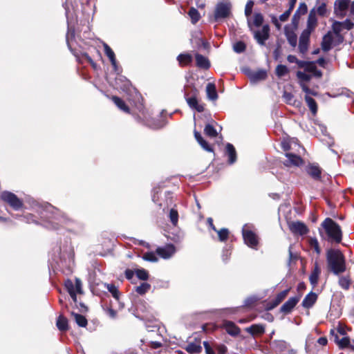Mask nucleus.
Masks as SVG:
<instances>
[{
  "label": "nucleus",
  "mask_w": 354,
  "mask_h": 354,
  "mask_svg": "<svg viewBox=\"0 0 354 354\" xmlns=\"http://www.w3.org/2000/svg\"><path fill=\"white\" fill-rule=\"evenodd\" d=\"M267 77V73L264 70H259L257 72H254L250 75V82L256 83L259 81L265 80Z\"/></svg>",
  "instance_id": "obj_28"
},
{
  "label": "nucleus",
  "mask_w": 354,
  "mask_h": 354,
  "mask_svg": "<svg viewBox=\"0 0 354 354\" xmlns=\"http://www.w3.org/2000/svg\"><path fill=\"white\" fill-rule=\"evenodd\" d=\"M169 217L172 225L176 226L178 221V213L175 208H171L170 209Z\"/></svg>",
  "instance_id": "obj_43"
},
{
  "label": "nucleus",
  "mask_w": 354,
  "mask_h": 354,
  "mask_svg": "<svg viewBox=\"0 0 354 354\" xmlns=\"http://www.w3.org/2000/svg\"><path fill=\"white\" fill-rule=\"evenodd\" d=\"M226 332L232 335L236 336L240 333V328L232 322L227 321L224 324Z\"/></svg>",
  "instance_id": "obj_23"
},
{
  "label": "nucleus",
  "mask_w": 354,
  "mask_h": 354,
  "mask_svg": "<svg viewBox=\"0 0 354 354\" xmlns=\"http://www.w3.org/2000/svg\"><path fill=\"white\" fill-rule=\"evenodd\" d=\"M286 36L288 43L292 46L295 47L297 42V37L293 32H288L286 33Z\"/></svg>",
  "instance_id": "obj_48"
},
{
  "label": "nucleus",
  "mask_w": 354,
  "mask_h": 354,
  "mask_svg": "<svg viewBox=\"0 0 354 354\" xmlns=\"http://www.w3.org/2000/svg\"><path fill=\"white\" fill-rule=\"evenodd\" d=\"M63 6L65 9V14L68 24V32L66 33V40L68 46L70 48V40L74 37L75 35L74 30L71 28V24L76 20V10L78 6L77 1L74 0L69 4L68 3V0H66V2L63 3Z\"/></svg>",
  "instance_id": "obj_4"
},
{
  "label": "nucleus",
  "mask_w": 354,
  "mask_h": 354,
  "mask_svg": "<svg viewBox=\"0 0 354 354\" xmlns=\"http://www.w3.org/2000/svg\"><path fill=\"white\" fill-rule=\"evenodd\" d=\"M316 67L317 66H315L314 62H308L307 65L306 66L304 70L306 72H310L313 73L314 72V71L315 70Z\"/></svg>",
  "instance_id": "obj_63"
},
{
  "label": "nucleus",
  "mask_w": 354,
  "mask_h": 354,
  "mask_svg": "<svg viewBox=\"0 0 354 354\" xmlns=\"http://www.w3.org/2000/svg\"><path fill=\"white\" fill-rule=\"evenodd\" d=\"M333 42V37L330 32L326 34L322 39V49L324 52H328L332 48V44Z\"/></svg>",
  "instance_id": "obj_20"
},
{
  "label": "nucleus",
  "mask_w": 354,
  "mask_h": 354,
  "mask_svg": "<svg viewBox=\"0 0 354 354\" xmlns=\"http://www.w3.org/2000/svg\"><path fill=\"white\" fill-rule=\"evenodd\" d=\"M72 316L74 317L76 324L80 327H85L87 325V319L82 315L76 313H72Z\"/></svg>",
  "instance_id": "obj_39"
},
{
  "label": "nucleus",
  "mask_w": 354,
  "mask_h": 354,
  "mask_svg": "<svg viewBox=\"0 0 354 354\" xmlns=\"http://www.w3.org/2000/svg\"><path fill=\"white\" fill-rule=\"evenodd\" d=\"M12 216L14 218L19 219L20 221H24L26 223H34L36 224L38 223V222L35 219V216L34 215H32V214H26L24 215L15 214V215H13Z\"/></svg>",
  "instance_id": "obj_31"
},
{
  "label": "nucleus",
  "mask_w": 354,
  "mask_h": 354,
  "mask_svg": "<svg viewBox=\"0 0 354 354\" xmlns=\"http://www.w3.org/2000/svg\"><path fill=\"white\" fill-rule=\"evenodd\" d=\"M332 28L334 34L338 38L339 42H342L344 40L343 37L340 35V32L343 30V27L340 24V21H335L332 25Z\"/></svg>",
  "instance_id": "obj_34"
},
{
  "label": "nucleus",
  "mask_w": 354,
  "mask_h": 354,
  "mask_svg": "<svg viewBox=\"0 0 354 354\" xmlns=\"http://www.w3.org/2000/svg\"><path fill=\"white\" fill-rule=\"evenodd\" d=\"M218 233L219 240L221 241H225L228 238L229 231L226 228H222L220 230L216 231Z\"/></svg>",
  "instance_id": "obj_52"
},
{
  "label": "nucleus",
  "mask_w": 354,
  "mask_h": 354,
  "mask_svg": "<svg viewBox=\"0 0 354 354\" xmlns=\"http://www.w3.org/2000/svg\"><path fill=\"white\" fill-rule=\"evenodd\" d=\"M1 198L15 210H19L23 206V202L12 192H3Z\"/></svg>",
  "instance_id": "obj_8"
},
{
  "label": "nucleus",
  "mask_w": 354,
  "mask_h": 354,
  "mask_svg": "<svg viewBox=\"0 0 354 354\" xmlns=\"http://www.w3.org/2000/svg\"><path fill=\"white\" fill-rule=\"evenodd\" d=\"M290 230L293 234L301 236L305 235L309 232L308 227L300 221L292 222L290 225Z\"/></svg>",
  "instance_id": "obj_14"
},
{
  "label": "nucleus",
  "mask_w": 354,
  "mask_h": 354,
  "mask_svg": "<svg viewBox=\"0 0 354 354\" xmlns=\"http://www.w3.org/2000/svg\"><path fill=\"white\" fill-rule=\"evenodd\" d=\"M245 330L252 336L262 335L265 332V326L262 324H252L246 328Z\"/></svg>",
  "instance_id": "obj_22"
},
{
  "label": "nucleus",
  "mask_w": 354,
  "mask_h": 354,
  "mask_svg": "<svg viewBox=\"0 0 354 354\" xmlns=\"http://www.w3.org/2000/svg\"><path fill=\"white\" fill-rule=\"evenodd\" d=\"M310 33V30H304L300 35L299 50L302 54H305L308 50Z\"/></svg>",
  "instance_id": "obj_12"
},
{
  "label": "nucleus",
  "mask_w": 354,
  "mask_h": 354,
  "mask_svg": "<svg viewBox=\"0 0 354 354\" xmlns=\"http://www.w3.org/2000/svg\"><path fill=\"white\" fill-rule=\"evenodd\" d=\"M317 23L316 17L315 8L312 9L308 15L307 21V28L306 30H310V32L315 28Z\"/></svg>",
  "instance_id": "obj_26"
},
{
  "label": "nucleus",
  "mask_w": 354,
  "mask_h": 354,
  "mask_svg": "<svg viewBox=\"0 0 354 354\" xmlns=\"http://www.w3.org/2000/svg\"><path fill=\"white\" fill-rule=\"evenodd\" d=\"M297 77L299 80L306 82H308L311 80V75L302 71H297Z\"/></svg>",
  "instance_id": "obj_55"
},
{
  "label": "nucleus",
  "mask_w": 354,
  "mask_h": 354,
  "mask_svg": "<svg viewBox=\"0 0 354 354\" xmlns=\"http://www.w3.org/2000/svg\"><path fill=\"white\" fill-rule=\"evenodd\" d=\"M226 154L228 156V162L229 164L232 165L234 164L236 160V153L235 148L234 146L230 144L227 143L226 145Z\"/></svg>",
  "instance_id": "obj_27"
},
{
  "label": "nucleus",
  "mask_w": 354,
  "mask_h": 354,
  "mask_svg": "<svg viewBox=\"0 0 354 354\" xmlns=\"http://www.w3.org/2000/svg\"><path fill=\"white\" fill-rule=\"evenodd\" d=\"M263 22V16L261 13H254L253 24L256 27H260Z\"/></svg>",
  "instance_id": "obj_50"
},
{
  "label": "nucleus",
  "mask_w": 354,
  "mask_h": 354,
  "mask_svg": "<svg viewBox=\"0 0 354 354\" xmlns=\"http://www.w3.org/2000/svg\"><path fill=\"white\" fill-rule=\"evenodd\" d=\"M198 144L201 146V147L209 152H211L213 151L212 148L209 145L207 141H205L204 139H203L201 141L198 142Z\"/></svg>",
  "instance_id": "obj_62"
},
{
  "label": "nucleus",
  "mask_w": 354,
  "mask_h": 354,
  "mask_svg": "<svg viewBox=\"0 0 354 354\" xmlns=\"http://www.w3.org/2000/svg\"><path fill=\"white\" fill-rule=\"evenodd\" d=\"M305 101L312 113L315 115L317 112V105L315 100L309 95L305 96Z\"/></svg>",
  "instance_id": "obj_36"
},
{
  "label": "nucleus",
  "mask_w": 354,
  "mask_h": 354,
  "mask_svg": "<svg viewBox=\"0 0 354 354\" xmlns=\"http://www.w3.org/2000/svg\"><path fill=\"white\" fill-rule=\"evenodd\" d=\"M248 26L250 30L252 31L254 38L257 40V43L261 45H265L266 41L269 38L270 35V27L268 24L263 26L260 30H253L251 22L248 19Z\"/></svg>",
  "instance_id": "obj_7"
},
{
  "label": "nucleus",
  "mask_w": 354,
  "mask_h": 354,
  "mask_svg": "<svg viewBox=\"0 0 354 354\" xmlns=\"http://www.w3.org/2000/svg\"><path fill=\"white\" fill-rule=\"evenodd\" d=\"M185 100L190 108L196 110L198 112H203L204 111L203 105L198 103L197 97H187Z\"/></svg>",
  "instance_id": "obj_29"
},
{
  "label": "nucleus",
  "mask_w": 354,
  "mask_h": 354,
  "mask_svg": "<svg viewBox=\"0 0 354 354\" xmlns=\"http://www.w3.org/2000/svg\"><path fill=\"white\" fill-rule=\"evenodd\" d=\"M103 46L104 48V53L106 55L109 57L110 62H114V59H115V55L113 50L106 43H104Z\"/></svg>",
  "instance_id": "obj_44"
},
{
  "label": "nucleus",
  "mask_w": 354,
  "mask_h": 354,
  "mask_svg": "<svg viewBox=\"0 0 354 354\" xmlns=\"http://www.w3.org/2000/svg\"><path fill=\"white\" fill-rule=\"evenodd\" d=\"M320 274L321 269L319 266L318 263L315 262L313 266V269L309 276L310 283L313 287L317 286Z\"/></svg>",
  "instance_id": "obj_19"
},
{
  "label": "nucleus",
  "mask_w": 354,
  "mask_h": 354,
  "mask_svg": "<svg viewBox=\"0 0 354 354\" xmlns=\"http://www.w3.org/2000/svg\"><path fill=\"white\" fill-rule=\"evenodd\" d=\"M204 131L207 136H209L211 138H215L217 136L216 130L212 125L209 124L205 126Z\"/></svg>",
  "instance_id": "obj_49"
},
{
  "label": "nucleus",
  "mask_w": 354,
  "mask_h": 354,
  "mask_svg": "<svg viewBox=\"0 0 354 354\" xmlns=\"http://www.w3.org/2000/svg\"><path fill=\"white\" fill-rule=\"evenodd\" d=\"M254 6V2L252 1H249L247 2L245 8V15L248 18L252 12V8Z\"/></svg>",
  "instance_id": "obj_57"
},
{
  "label": "nucleus",
  "mask_w": 354,
  "mask_h": 354,
  "mask_svg": "<svg viewBox=\"0 0 354 354\" xmlns=\"http://www.w3.org/2000/svg\"><path fill=\"white\" fill-rule=\"evenodd\" d=\"M289 291H290V289L288 288V289L284 290L281 291V292H279L276 296V297L274 300V306H276L278 304H279L286 298V297L288 294Z\"/></svg>",
  "instance_id": "obj_41"
},
{
  "label": "nucleus",
  "mask_w": 354,
  "mask_h": 354,
  "mask_svg": "<svg viewBox=\"0 0 354 354\" xmlns=\"http://www.w3.org/2000/svg\"><path fill=\"white\" fill-rule=\"evenodd\" d=\"M305 170L314 180L321 181L322 169L317 163H309Z\"/></svg>",
  "instance_id": "obj_9"
},
{
  "label": "nucleus",
  "mask_w": 354,
  "mask_h": 354,
  "mask_svg": "<svg viewBox=\"0 0 354 354\" xmlns=\"http://www.w3.org/2000/svg\"><path fill=\"white\" fill-rule=\"evenodd\" d=\"M35 208L41 218L44 219V226L48 229L56 230L58 228V225L71 226L75 223V221L69 218L49 203L39 204L37 203Z\"/></svg>",
  "instance_id": "obj_1"
},
{
  "label": "nucleus",
  "mask_w": 354,
  "mask_h": 354,
  "mask_svg": "<svg viewBox=\"0 0 354 354\" xmlns=\"http://www.w3.org/2000/svg\"><path fill=\"white\" fill-rule=\"evenodd\" d=\"M143 259L151 262H156L158 261L156 254L153 252H148L144 254Z\"/></svg>",
  "instance_id": "obj_54"
},
{
  "label": "nucleus",
  "mask_w": 354,
  "mask_h": 354,
  "mask_svg": "<svg viewBox=\"0 0 354 354\" xmlns=\"http://www.w3.org/2000/svg\"><path fill=\"white\" fill-rule=\"evenodd\" d=\"M321 226L324 230L328 241L339 243L342 240L341 227L330 218H326Z\"/></svg>",
  "instance_id": "obj_3"
},
{
  "label": "nucleus",
  "mask_w": 354,
  "mask_h": 354,
  "mask_svg": "<svg viewBox=\"0 0 354 354\" xmlns=\"http://www.w3.org/2000/svg\"><path fill=\"white\" fill-rule=\"evenodd\" d=\"M246 46L243 41H237L233 46L234 50L237 53H241L245 51Z\"/></svg>",
  "instance_id": "obj_51"
},
{
  "label": "nucleus",
  "mask_w": 354,
  "mask_h": 354,
  "mask_svg": "<svg viewBox=\"0 0 354 354\" xmlns=\"http://www.w3.org/2000/svg\"><path fill=\"white\" fill-rule=\"evenodd\" d=\"M157 254L163 259H169L176 252V248L173 244H167L165 247L158 248Z\"/></svg>",
  "instance_id": "obj_15"
},
{
  "label": "nucleus",
  "mask_w": 354,
  "mask_h": 354,
  "mask_svg": "<svg viewBox=\"0 0 354 354\" xmlns=\"http://www.w3.org/2000/svg\"><path fill=\"white\" fill-rule=\"evenodd\" d=\"M301 295L289 298L280 308V311L284 314H289L295 307L301 299Z\"/></svg>",
  "instance_id": "obj_11"
},
{
  "label": "nucleus",
  "mask_w": 354,
  "mask_h": 354,
  "mask_svg": "<svg viewBox=\"0 0 354 354\" xmlns=\"http://www.w3.org/2000/svg\"><path fill=\"white\" fill-rule=\"evenodd\" d=\"M340 24H342L343 29H346L348 30L353 29L354 27V23L348 19H346L345 21L340 22Z\"/></svg>",
  "instance_id": "obj_60"
},
{
  "label": "nucleus",
  "mask_w": 354,
  "mask_h": 354,
  "mask_svg": "<svg viewBox=\"0 0 354 354\" xmlns=\"http://www.w3.org/2000/svg\"><path fill=\"white\" fill-rule=\"evenodd\" d=\"M195 58H196V66L198 67L204 68V69H207L210 67L209 61L205 56H203L199 53H196L195 55Z\"/></svg>",
  "instance_id": "obj_25"
},
{
  "label": "nucleus",
  "mask_w": 354,
  "mask_h": 354,
  "mask_svg": "<svg viewBox=\"0 0 354 354\" xmlns=\"http://www.w3.org/2000/svg\"><path fill=\"white\" fill-rule=\"evenodd\" d=\"M64 286L67 290L68 292L70 294L75 292V285L71 279H67L64 283Z\"/></svg>",
  "instance_id": "obj_56"
},
{
  "label": "nucleus",
  "mask_w": 354,
  "mask_h": 354,
  "mask_svg": "<svg viewBox=\"0 0 354 354\" xmlns=\"http://www.w3.org/2000/svg\"><path fill=\"white\" fill-rule=\"evenodd\" d=\"M188 15L191 18L192 23L194 24L198 22L201 17L198 11L193 7L189 9Z\"/></svg>",
  "instance_id": "obj_40"
},
{
  "label": "nucleus",
  "mask_w": 354,
  "mask_h": 354,
  "mask_svg": "<svg viewBox=\"0 0 354 354\" xmlns=\"http://www.w3.org/2000/svg\"><path fill=\"white\" fill-rule=\"evenodd\" d=\"M286 157L287 159L283 162V164L286 167H299L304 162L302 158L299 156L295 155L292 153H286Z\"/></svg>",
  "instance_id": "obj_16"
},
{
  "label": "nucleus",
  "mask_w": 354,
  "mask_h": 354,
  "mask_svg": "<svg viewBox=\"0 0 354 354\" xmlns=\"http://www.w3.org/2000/svg\"><path fill=\"white\" fill-rule=\"evenodd\" d=\"M183 91L185 98L197 97L198 94V89L192 83H188L185 85Z\"/></svg>",
  "instance_id": "obj_21"
},
{
  "label": "nucleus",
  "mask_w": 354,
  "mask_h": 354,
  "mask_svg": "<svg viewBox=\"0 0 354 354\" xmlns=\"http://www.w3.org/2000/svg\"><path fill=\"white\" fill-rule=\"evenodd\" d=\"M151 285L148 283H142L140 286L136 287V291L139 295H144L149 290Z\"/></svg>",
  "instance_id": "obj_42"
},
{
  "label": "nucleus",
  "mask_w": 354,
  "mask_h": 354,
  "mask_svg": "<svg viewBox=\"0 0 354 354\" xmlns=\"http://www.w3.org/2000/svg\"><path fill=\"white\" fill-rule=\"evenodd\" d=\"M339 285L344 290H348L351 286V280L348 277H341L339 279Z\"/></svg>",
  "instance_id": "obj_47"
},
{
  "label": "nucleus",
  "mask_w": 354,
  "mask_h": 354,
  "mask_svg": "<svg viewBox=\"0 0 354 354\" xmlns=\"http://www.w3.org/2000/svg\"><path fill=\"white\" fill-rule=\"evenodd\" d=\"M135 274L139 279L142 280V281H146L149 278L148 272L143 268L136 270Z\"/></svg>",
  "instance_id": "obj_46"
},
{
  "label": "nucleus",
  "mask_w": 354,
  "mask_h": 354,
  "mask_svg": "<svg viewBox=\"0 0 354 354\" xmlns=\"http://www.w3.org/2000/svg\"><path fill=\"white\" fill-rule=\"evenodd\" d=\"M185 349L191 354L199 353L202 351V347L200 342H190L188 343Z\"/></svg>",
  "instance_id": "obj_30"
},
{
  "label": "nucleus",
  "mask_w": 354,
  "mask_h": 354,
  "mask_svg": "<svg viewBox=\"0 0 354 354\" xmlns=\"http://www.w3.org/2000/svg\"><path fill=\"white\" fill-rule=\"evenodd\" d=\"M317 296L315 293L310 292L304 299L302 306L306 308H311L317 300Z\"/></svg>",
  "instance_id": "obj_24"
},
{
  "label": "nucleus",
  "mask_w": 354,
  "mask_h": 354,
  "mask_svg": "<svg viewBox=\"0 0 354 354\" xmlns=\"http://www.w3.org/2000/svg\"><path fill=\"white\" fill-rule=\"evenodd\" d=\"M140 112L142 115H138L137 117V120L138 121H140L145 125H146L150 128H152V129L159 128V126L158 124H156L154 123V122L150 119L149 116L148 115V114H147L146 111L144 109V108H142L140 110Z\"/></svg>",
  "instance_id": "obj_17"
},
{
  "label": "nucleus",
  "mask_w": 354,
  "mask_h": 354,
  "mask_svg": "<svg viewBox=\"0 0 354 354\" xmlns=\"http://www.w3.org/2000/svg\"><path fill=\"white\" fill-rule=\"evenodd\" d=\"M349 3L350 0H336L334 3V10L337 16L341 18L345 17Z\"/></svg>",
  "instance_id": "obj_10"
},
{
  "label": "nucleus",
  "mask_w": 354,
  "mask_h": 354,
  "mask_svg": "<svg viewBox=\"0 0 354 354\" xmlns=\"http://www.w3.org/2000/svg\"><path fill=\"white\" fill-rule=\"evenodd\" d=\"M180 64L187 65L192 62V56L188 53H181L177 57Z\"/></svg>",
  "instance_id": "obj_38"
},
{
  "label": "nucleus",
  "mask_w": 354,
  "mask_h": 354,
  "mask_svg": "<svg viewBox=\"0 0 354 354\" xmlns=\"http://www.w3.org/2000/svg\"><path fill=\"white\" fill-rule=\"evenodd\" d=\"M108 290L111 293L112 296L116 299H119V291L113 284L106 285Z\"/></svg>",
  "instance_id": "obj_53"
},
{
  "label": "nucleus",
  "mask_w": 354,
  "mask_h": 354,
  "mask_svg": "<svg viewBox=\"0 0 354 354\" xmlns=\"http://www.w3.org/2000/svg\"><path fill=\"white\" fill-rule=\"evenodd\" d=\"M232 5L228 1L218 2L214 10L215 21H221L227 18L231 14Z\"/></svg>",
  "instance_id": "obj_6"
},
{
  "label": "nucleus",
  "mask_w": 354,
  "mask_h": 354,
  "mask_svg": "<svg viewBox=\"0 0 354 354\" xmlns=\"http://www.w3.org/2000/svg\"><path fill=\"white\" fill-rule=\"evenodd\" d=\"M270 346L277 354H286L290 347L289 344L284 340H274Z\"/></svg>",
  "instance_id": "obj_13"
},
{
  "label": "nucleus",
  "mask_w": 354,
  "mask_h": 354,
  "mask_svg": "<svg viewBox=\"0 0 354 354\" xmlns=\"http://www.w3.org/2000/svg\"><path fill=\"white\" fill-rule=\"evenodd\" d=\"M283 97L284 101L289 104H292L295 102L294 95L291 93L285 91L283 93Z\"/></svg>",
  "instance_id": "obj_58"
},
{
  "label": "nucleus",
  "mask_w": 354,
  "mask_h": 354,
  "mask_svg": "<svg viewBox=\"0 0 354 354\" xmlns=\"http://www.w3.org/2000/svg\"><path fill=\"white\" fill-rule=\"evenodd\" d=\"M253 225L245 224L242 228V235L244 243L252 249H257L259 239L256 233L252 230Z\"/></svg>",
  "instance_id": "obj_5"
},
{
  "label": "nucleus",
  "mask_w": 354,
  "mask_h": 354,
  "mask_svg": "<svg viewBox=\"0 0 354 354\" xmlns=\"http://www.w3.org/2000/svg\"><path fill=\"white\" fill-rule=\"evenodd\" d=\"M57 327L61 331H66L68 329V320L64 317L59 315L57 318Z\"/></svg>",
  "instance_id": "obj_37"
},
{
  "label": "nucleus",
  "mask_w": 354,
  "mask_h": 354,
  "mask_svg": "<svg viewBox=\"0 0 354 354\" xmlns=\"http://www.w3.org/2000/svg\"><path fill=\"white\" fill-rule=\"evenodd\" d=\"M326 261L328 269L335 275H339L346 270L344 255L339 250L332 248L328 250L326 252Z\"/></svg>",
  "instance_id": "obj_2"
},
{
  "label": "nucleus",
  "mask_w": 354,
  "mask_h": 354,
  "mask_svg": "<svg viewBox=\"0 0 354 354\" xmlns=\"http://www.w3.org/2000/svg\"><path fill=\"white\" fill-rule=\"evenodd\" d=\"M326 5L325 3H322L315 9L316 14L317 13L319 16L322 17L326 15Z\"/></svg>",
  "instance_id": "obj_59"
},
{
  "label": "nucleus",
  "mask_w": 354,
  "mask_h": 354,
  "mask_svg": "<svg viewBox=\"0 0 354 354\" xmlns=\"http://www.w3.org/2000/svg\"><path fill=\"white\" fill-rule=\"evenodd\" d=\"M334 340L336 344L339 346V347L342 349L348 348L349 345H351V339L348 337H344L342 339H339L337 335H335L334 337Z\"/></svg>",
  "instance_id": "obj_32"
},
{
  "label": "nucleus",
  "mask_w": 354,
  "mask_h": 354,
  "mask_svg": "<svg viewBox=\"0 0 354 354\" xmlns=\"http://www.w3.org/2000/svg\"><path fill=\"white\" fill-rule=\"evenodd\" d=\"M206 92L208 98L211 100H216L218 98V94L216 86L214 84L208 83L206 86Z\"/></svg>",
  "instance_id": "obj_33"
},
{
  "label": "nucleus",
  "mask_w": 354,
  "mask_h": 354,
  "mask_svg": "<svg viewBox=\"0 0 354 354\" xmlns=\"http://www.w3.org/2000/svg\"><path fill=\"white\" fill-rule=\"evenodd\" d=\"M130 82L122 75H118L115 77V88L120 89L122 91H127L130 86Z\"/></svg>",
  "instance_id": "obj_18"
},
{
  "label": "nucleus",
  "mask_w": 354,
  "mask_h": 354,
  "mask_svg": "<svg viewBox=\"0 0 354 354\" xmlns=\"http://www.w3.org/2000/svg\"><path fill=\"white\" fill-rule=\"evenodd\" d=\"M310 244L312 248H313L314 250L316 252L317 254H319L321 252V250L319 245V242L317 239H311L310 241Z\"/></svg>",
  "instance_id": "obj_61"
},
{
  "label": "nucleus",
  "mask_w": 354,
  "mask_h": 354,
  "mask_svg": "<svg viewBox=\"0 0 354 354\" xmlns=\"http://www.w3.org/2000/svg\"><path fill=\"white\" fill-rule=\"evenodd\" d=\"M316 67L317 66H315L314 62H308L307 65L306 66L304 70L306 72H310L313 73L314 72V71L315 70Z\"/></svg>",
  "instance_id": "obj_64"
},
{
  "label": "nucleus",
  "mask_w": 354,
  "mask_h": 354,
  "mask_svg": "<svg viewBox=\"0 0 354 354\" xmlns=\"http://www.w3.org/2000/svg\"><path fill=\"white\" fill-rule=\"evenodd\" d=\"M288 68L286 66L279 64L277 66L275 73L279 77H281L288 73Z\"/></svg>",
  "instance_id": "obj_45"
},
{
  "label": "nucleus",
  "mask_w": 354,
  "mask_h": 354,
  "mask_svg": "<svg viewBox=\"0 0 354 354\" xmlns=\"http://www.w3.org/2000/svg\"><path fill=\"white\" fill-rule=\"evenodd\" d=\"M112 100L120 110L126 113L129 112V108L121 98L117 96H113Z\"/></svg>",
  "instance_id": "obj_35"
}]
</instances>
